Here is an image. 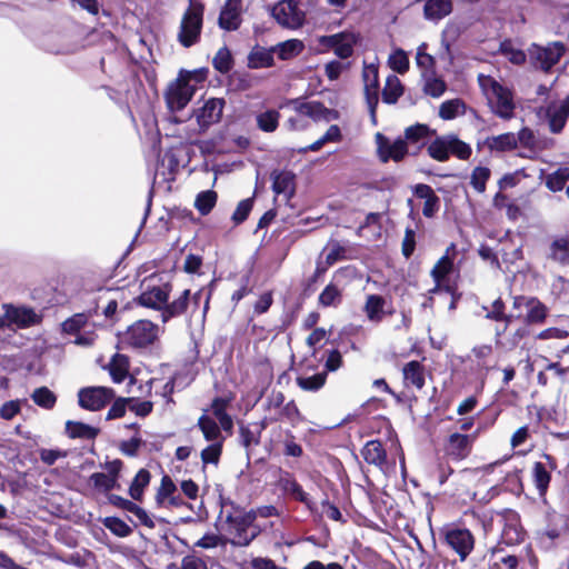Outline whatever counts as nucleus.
Here are the masks:
<instances>
[{
  "label": "nucleus",
  "mask_w": 569,
  "mask_h": 569,
  "mask_svg": "<svg viewBox=\"0 0 569 569\" xmlns=\"http://www.w3.org/2000/svg\"><path fill=\"white\" fill-rule=\"evenodd\" d=\"M223 440L224 438H221L202 449L200 457L203 465H218L222 455Z\"/></svg>",
  "instance_id": "60"
},
{
  "label": "nucleus",
  "mask_w": 569,
  "mask_h": 569,
  "mask_svg": "<svg viewBox=\"0 0 569 569\" xmlns=\"http://www.w3.org/2000/svg\"><path fill=\"white\" fill-rule=\"evenodd\" d=\"M377 153L378 158L382 163L389 161L401 162L405 158L410 154L406 140L401 137L391 141L385 134L378 132L376 134Z\"/></svg>",
  "instance_id": "12"
},
{
  "label": "nucleus",
  "mask_w": 569,
  "mask_h": 569,
  "mask_svg": "<svg viewBox=\"0 0 569 569\" xmlns=\"http://www.w3.org/2000/svg\"><path fill=\"white\" fill-rule=\"evenodd\" d=\"M241 22V0H227L220 10L218 26L226 31H236Z\"/></svg>",
  "instance_id": "25"
},
{
  "label": "nucleus",
  "mask_w": 569,
  "mask_h": 569,
  "mask_svg": "<svg viewBox=\"0 0 569 569\" xmlns=\"http://www.w3.org/2000/svg\"><path fill=\"white\" fill-rule=\"evenodd\" d=\"M547 463L536 461L531 469V480L540 499L546 501V497L551 482V471L557 469V459L549 455H543Z\"/></svg>",
  "instance_id": "16"
},
{
  "label": "nucleus",
  "mask_w": 569,
  "mask_h": 569,
  "mask_svg": "<svg viewBox=\"0 0 569 569\" xmlns=\"http://www.w3.org/2000/svg\"><path fill=\"white\" fill-rule=\"evenodd\" d=\"M545 117L548 122L549 131L553 134H560L569 119V93L558 107L549 104L546 108Z\"/></svg>",
  "instance_id": "23"
},
{
  "label": "nucleus",
  "mask_w": 569,
  "mask_h": 569,
  "mask_svg": "<svg viewBox=\"0 0 569 569\" xmlns=\"http://www.w3.org/2000/svg\"><path fill=\"white\" fill-rule=\"evenodd\" d=\"M427 154L437 162H447L451 157L468 161L472 154L469 143L461 140L457 133L437 134L427 144Z\"/></svg>",
  "instance_id": "1"
},
{
  "label": "nucleus",
  "mask_w": 569,
  "mask_h": 569,
  "mask_svg": "<svg viewBox=\"0 0 569 569\" xmlns=\"http://www.w3.org/2000/svg\"><path fill=\"white\" fill-rule=\"evenodd\" d=\"M526 531L521 525L519 516L513 511H508L503 515V526L500 539L497 545L500 547H512L521 543L525 540Z\"/></svg>",
  "instance_id": "18"
},
{
  "label": "nucleus",
  "mask_w": 569,
  "mask_h": 569,
  "mask_svg": "<svg viewBox=\"0 0 569 569\" xmlns=\"http://www.w3.org/2000/svg\"><path fill=\"white\" fill-rule=\"evenodd\" d=\"M226 101L222 98H210L197 112V121L201 129H208L210 126L219 122Z\"/></svg>",
  "instance_id": "24"
},
{
  "label": "nucleus",
  "mask_w": 569,
  "mask_h": 569,
  "mask_svg": "<svg viewBox=\"0 0 569 569\" xmlns=\"http://www.w3.org/2000/svg\"><path fill=\"white\" fill-rule=\"evenodd\" d=\"M188 74L189 73H178V77L171 81L164 90L163 97L170 112L183 110L196 92L193 86L186 83Z\"/></svg>",
  "instance_id": "7"
},
{
  "label": "nucleus",
  "mask_w": 569,
  "mask_h": 569,
  "mask_svg": "<svg viewBox=\"0 0 569 569\" xmlns=\"http://www.w3.org/2000/svg\"><path fill=\"white\" fill-rule=\"evenodd\" d=\"M413 194L419 199H425L422 214L426 218H432L439 211L440 198L429 184H416L413 188Z\"/></svg>",
  "instance_id": "31"
},
{
  "label": "nucleus",
  "mask_w": 569,
  "mask_h": 569,
  "mask_svg": "<svg viewBox=\"0 0 569 569\" xmlns=\"http://www.w3.org/2000/svg\"><path fill=\"white\" fill-rule=\"evenodd\" d=\"M478 432L461 433L455 431L449 433L443 441L445 457L453 462H459L467 459L472 450L477 440Z\"/></svg>",
  "instance_id": "9"
},
{
  "label": "nucleus",
  "mask_w": 569,
  "mask_h": 569,
  "mask_svg": "<svg viewBox=\"0 0 569 569\" xmlns=\"http://www.w3.org/2000/svg\"><path fill=\"white\" fill-rule=\"evenodd\" d=\"M118 293L119 292L117 290L109 288L99 289L97 297L94 298L96 306L92 310H89V316H98L99 310H101L106 318L112 319L118 309V299L116 297Z\"/></svg>",
  "instance_id": "26"
},
{
  "label": "nucleus",
  "mask_w": 569,
  "mask_h": 569,
  "mask_svg": "<svg viewBox=\"0 0 569 569\" xmlns=\"http://www.w3.org/2000/svg\"><path fill=\"white\" fill-rule=\"evenodd\" d=\"M469 370L478 377L486 379L492 371L499 369V357L490 343H480L471 348L470 352L461 358Z\"/></svg>",
  "instance_id": "3"
},
{
  "label": "nucleus",
  "mask_w": 569,
  "mask_h": 569,
  "mask_svg": "<svg viewBox=\"0 0 569 569\" xmlns=\"http://www.w3.org/2000/svg\"><path fill=\"white\" fill-rule=\"evenodd\" d=\"M101 522L104 528L119 538L129 537L133 532L132 528L118 517H106Z\"/></svg>",
  "instance_id": "57"
},
{
  "label": "nucleus",
  "mask_w": 569,
  "mask_h": 569,
  "mask_svg": "<svg viewBox=\"0 0 569 569\" xmlns=\"http://www.w3.org/2000/svg\"><path fill=\"white\" fill-rule=\"evenodd\" d=\"M274 48V53L278 54L280 60H289L297 57L303 50V43L298 39H290L278 43Z\"/></svg>",
  "instance_id": "52"
},
{
  "label": "nucleus",
  "mask_w": 569,
  "mask_h": 569,
  "mask_svg": "<svg viewBox=\"0 0 569 569\" xmlns=\"http://www.w3.org/2000/svg\"><path fill=\"white\" fill-rule=\"evenodd\" d=\"M491 177V170L488 167L477 166L472 169L470 176V186L478 192L483 193L487 182Z\"/></svg>",
  "instance_id": "59"
},
{
  "label": "nucleus",
  "mask_w": 569,
  "mask_h": 569,
  "mask_svg": "<svg viewBox=\"0 0 569 569\" xmlns=\"http://www.w3.org/2000/svg\"><path fill=\"white\" fill-rule=\"evenodd\" d=\"M361 456L369 465H373L379 468L387 465V451L383 443L378 439L367 441L361 449Z\"/></svg>",
  "instance_id": "33"
},
{
  "label": "nucleus",
  "mask_w": 569,
  "mask_h": 569,
  "mask_svg": "<svg viewBox=\"0 0 569 569\" xmlns=\"http://www.w3.org/2000/svg\"><path fill=\"white\" fill-rule=\"evenodd\" d=\"M107 473L93 472L89 477V482L92 483L93 488L98 491L110 492L113 489H119V478L123 468V462L120 459H114L104 463Z\"/></svg>",
  "instance_id": "15"
},
{
  "label": "nucleus",
  "mask_w": 569,
  "mask_h": 569,
  "mask_svg": "<svg viewBox=\"0 0 569 569\" xmlns=\"http://www.w3.org/2000/svg\"><path fill=\"white\" fill-rule=\"evenodd\" d=\"M234 539L231 541L234 546L246 547L259 535V530L253 528L256 516L252 511L241 512L239 515H228L226 518Z\"/></svg>",
  "instance_id": "8"
},
{
  "label": "nucleus",
  "mask_w": 569,
  "mask_h": 569,
  "mask_svg": "<svg viewBox=\"0 0 569 569\" xmlns=\"http://www.w3.org/2000/svg\"><path fill=\"white\" fill-rule=\"evenodd\" d=\"M87 322L88 315L83 312L76 313L61 323V329L62 332L64 333L76 335L80 332V330L87 325Z\"/></svg>",
  "instance_id": "63"
},
{
  "label": "nucleus",
  "mask_w": 569,
  "mask_h": 569,
  "mask_svg": "<svg viewBox=\"0 0 569 569\" xmlns=\"http://www.w3.org/2000/svg\"><path fill=\"white\" fill-rule=\"evenodd\" d=\"M457 254L456 243H450L446 249L445 254L436 262L430 271V276L436 283H440L441 280H446L448 276L453 271V259Z\"/></svg>",
  "instance_id": "30"
},
{
  "label": "nucleus",
  "mask_w": 569,
  "mask_h": 569,
  "mask_svg": "<svg viewBox=\"0 0 569 569\" xmlns=\"http://www.w3.org/2000/svg\"><path fill=\"white\" fill-rule=\"evenodd\" d=\"M385 307L387 299L381 295L371 293L366 297L362 311L370 322L380 323L385 319Z\"/></svg>",
  "instance_id": "32"
},
{
  "label": "nucleus",
  "mask_w": 569,
  "mask_h": 569,
  "mask_svg": "<svg viewBox=\"0 0 569 569\" xmlns=\"http://www.w3.org/2000/svg\"><path fill=\"white\" fill-rule=\"evenodd\" d=\"M218 193L214 190H204L197 194L194 199V208L201 216L209 214L216 207Z\"/></svg>",
  "instance_id": "53"
},
{
  "label": "nucleus",
  "mask_w": 569,
  "mask_h": 569,
  "mask_svg": "<svg viewBox=\"0 0 569 569\" xmlns=\"http://www.w3.org/2000/svg\"><path fill=\"white\" fill-rule=\"evenodd\" d=\"M280 117V112L274 109L260 112L256 117L257 127L263 132H274L279 127Z\"/></svg>",
  "instance_id": "51"
},
{
  "label": "nucleus",
  "mask_w": 569,
  "mask_h": 569,
  "mask_svg": "<svg viewBox=\"0 0 569 569\" xmlns=\"http://www.w3.org/2000/svg\"><path fill=\"white\" fill-rule=\"evenodd\" d=\"M66 433L71 439L93 440L100 433V429L81 421L68 420L66 422Z\"/></svg>",
  "instance_id": "40"
},
{
  "label": "nucleus",
  "mask_w": 569,
  "mask_h": 569,
  "mask_svg": "<svg viewBox=\"0 0 569 569\" xmlns=\"http://www.w3.org/2000/svg\"><path fill=\"white\" fill-rule=\"evenodd\" d=\"M296 107V111L302 116L309 117L315 121L319 120H330L338 118V112L336 110L327 108L320 101H307L299 102L298 100L292 101Z\"/></svg>",
  "instance_id": "28"
},
{
  "label": "nucleus",
  "mask_w": 569,
  "mask_h": 569,
  "mask_svg": "<svg viewBox=\"0 0 569 569\" xmlns=\"http://www.w3.org/2000/svg\"><path fill=\"white\" fill-rule=\"evenodd\" d=\"M423 16L427 20L438 21L452 12L451 0H423Z\"/></svg>",
  "instance_id": "38"
},
{
  "label": "nucleus",
  "mask_w": 569,
  "mask_h": 569,
  "mask_svg": "<svg viewBox=\"0 0 569 569\" xmlns=\"http://www.w3.org/2000/svg\"><path fill=\"white\" fill-rule=\"evenodd\" d=\"M327 380V372H318L310 377H299L297 378V385L306 391H318L321 389Z\"/></svg>",
  "instance_id": "61"
},
{
  "label": "nucleus",
  "mask_w": 569,
  "mask_h": 569,
  "mask_svg": "<svg viewBox=\"0 0 569 569\" xmlns=\"http://www.w3.org/2000/svg\"><path fill=\"white\" fill-rule=\"evenodd\" d=\"M486 146L491 151L507 152L517 149L516 133L506 132L499 136L488 137L486 139Z\"/></svg>",
  "instance_id": "41"
},
{
  "label": "nucleus",
  "mask_w": 569,
  "mask_h": 569,
  "mask_svg": "<svg viewBox=\"0 0 569 569\" xmlns=\"http://www.w3.org/2000/svg\"><path fill=\"white\" fill-rule=\"evenodd\" d=\"M403 90L400 79L395 74H390L382 89V101L387 104H395L403 94Z\"/></svg>",
  "instance_id": "45"
},
{
  "label": "nucleus",
  "mask_w": 569,
  "mask_h": 569,
  "mask_svg": "<svg viewBox=\"0 0 569 569\" xmlns=\"http://www.w3.org/2000/svg\"><path fill=\"white\" fill-rule=\"evenodd\" d=\"M2 309L6 311V319L9 320L12 328L27 329L40 325L43 320V316L32 307L3 303Z\"/></svg>",
  "instance_id": "13"
},
{
  "label": "nucleus",
  "mask_w": 569,
  "mask_h": 569,
  "mask_svg": "<svg viewBox=\"0 0 569 569\" xmlns=\"http://www.w3.org/2000/svg\"><path fill=\"white\" fill-rule=\"evenodd\" d=\"M283 419L288 420L292 427H297L303 420V417L298 406L296 405L295 400H290L289 402L283 405L278 415L274 417H270L269 421L278 422Z\"/></svg>",
  "instance_id": "47"
},
{
  "label": "nucleus",
  "mask_w": 569,
  "mask_h": 569,
  "mask_svg": "<svg viewBox=\"0 0 569 569\" xmlns=\"http://www.w3.org/2000/svg\"><path fill=\"white\" fill-rule=\"evenodd\" d=\"M506 309V302L502 300L501 297L495 299L489 307L482 306V310L486 312L485 318L487 320L503 323V327L501 329L499 327H496V339H500L506 333L508 327L512 322V315L507 313Z\"/></svg>",
  "instance_id": "22"
},
{
  "label": "nucleus",
  "mask_w": 569,
  "mask_h": 569,
  "mask_svg": "<svg viewBox=\"0 0 569 569\" xmlns=\"http://www.w3.org/2000/svg\"><path fill=\"white\" fill-rule=\"evenodd\" d=\"M466 103L461 99H451L443 101L439 107V117L443 120H452L459 114H463Z\"/></svg>",
  "instance_id": "54"
},
{
  "label": "nucleus",
  "mask_w": 569,
  "mask_h": 569,
  "mask_svg": "<svg viewBox=\"0 0 569 569\" xmlns=\"http://www.w3.org/2000/svg\"><path fill=\"white\" fill-rule=\"evenodd\" d=\"M343 299L342 290L333 282H329L318 297V305L323 308L338 307Z\"/></svg>",
  "instance_id": "43"
},
{
  "label": "nucleus",
  "mask_w": 569,
  "mask_h": 569,
  "mask_svg": "<svg viewBox=\"0 0 569 569\" xmlns=\"http://www.w3.org/2000/svg\"><path fill=\"white\" fill-rule=\"evenodd\" d=\"M389 66L397 73L405 74L409 70V58L402 49H397L389 57Z\"/></svg>",
  "instance_id": "64"
},
{
  "label": "nucleus",
  "mask_w": 569,
  "mask_h": 569,
  "mask_svg": "<svg viewBox=\"0 0 569 569\" xmlns=\"http://www.w3.org/2000/svg\"><path fill=\"white\" fill-rule=\"evenodd\" d=\"M548 316V309L537 298H530L527 307L526 322L529 325L542 323Z\"/></svg>",
  "instance_id": "49"
},
{
  "label": "nucleus",
  "mask_w": 569,
  "mask_h": 569,
  "mask_svg": "<svg viewBox=\"0 0 569 569\" xmlns=\"http://www.w3.org/2000/svg\"><path fill=\"white\" fill-rule=\"evenodd\" d=\"M489 561V569H517L519 566V558L516 555L507 553L500 545L490 549Z\"/></svg>",
  "instance_id": "35"
},
{
  "label": "nucleus",
  "mask_w": 569,
  "mask_h": 569,
  "mask_svg": "<svg viewBox=\"0 0 569 569\" xmlns=\"http://www.w3.org/2000/svg\"><path fill=\"white\" fill-rule=\"evenodd\" d=\"M171 290L172 284L170 282L163 283L162 286L149 287L140 293L137 301L142 307L161 312L164 302L169 300Z\"/></svg>",
  "instance_id": "21"
},
{
  "label": "nucleus",
  "mask_w": 569,
  "mask_h": 569,
  "mask_svg": "<svg viewBox=\"0 0 569 569\" xmlns=\"http://www.w3.org/2000/svg\"><path fill=\"white\" fill-rule=\"evenodd\" d=\"M547 258L560 266H569V234L557 237L551 241Z\"/></svg>",
  "instance_id": "36"
},
{
  "label": "nucleus",
  "mask_w": 569,
  "mask_h": 569,
  "mask_svg": "<svg viewBox=\"0 0 569 569\" xmlns=\"http://www.w3.org/2000/svg\"><path fill=\"white\" fill-rule=\"evenodd\" d=\"M278 487L281 489L283 493L289 496L291 499L305 505L308 510L315 511V502L312 501L310 496L303 490L302 486L298 482L293 473L280 470Z\"/></svg>",
  "instance_id": "17"
},
{
  "label": "nucleus",
  "mask_w": 569,
  "mask_h": 569,
  "mask_svg": "<svg viewBox=\"0 0 569 569\" xmlns=\"http://www.w3.org/2000/svg\"><path fill=\"white\" fill-rule=\"evenodd\" d=\"M321 43L332 49L340 59H348L353 54V47L357 43V37L349 32H338L331 36H323Z\"/></svg>",
  "instance_id": "20"
},
{
  "label": "nucleus",
  "mask_w": 569,
  "mask_h": 569,
  "mask_svg": "<svg viewBox=\"0 0 569 569\" xmlns=\"http://www.w3.org/2000/svg\"><path fill=\"white\" fill-rule=\"evenodd\" d=\"M233 64L234 60L227 46L221 47L212 59L213 68L222 74H226L229 71H231Z\"/></svg>",
  "instance_id": "56"
},
{
  "label": "nucleus",
  "mask_w": 569,
  "mask_h": 569,
  "mask_svg": "<svg viewBox=\"0 0 569 569\" xmlns=\"http://www.w3.org/2000/svg\"><path fill=\"white\" fill-rule=\"evenodd\" d=\"M303 448L296 441L295 435L291 431H287L282 441V455L284 457L299 459L303 456Z\"/></svg>",
  "instance_id": "62"
},
{
  "label": "nucleus",
  "mask_w": 569,
  "mask_h": 569,
  "mask_svg": "<svg viewBox=\"0 0 569 569\" xmlns=\"http://www.w3.org/2000/svg\"><path fill=\"white\" fill-rule=\"evenodd\" d=\"M567 48L561 41H552L547 46L532 43L528 49L531 64L548 73L565 56Z\"/></svg>",
  "instance_id": "6"
},
{
  "label": "nucleus",
  "mask_w": 569,
  "mask_h": 569,
  "mask_svg": "<svg viewBox=\"0 0 569 569\" xmlns=\"http://www.w3.org/2000/svg\"><path fill=\"white\" fill-rule=\"evenodd\" d=\"M109 373L116 383H121L129 375V359L127 356L116 353L109 365Z\"/></svg>",
  "instance_id": "46"
},
{
  "label": "nucleus",
  "mask_w": 569,
  "mask_h": 569,
  "mask_svg": "<svg viewBox=\"0 0 569 569\" xmlns=\"http://www.w3.org/2000/svg\"><path fill=\"white\" fill-rule=\"evenodd\" d=\"M114 398V390L109 387H84L78 392L79 406L89 411H99Z\"/></svg>",
  "instance_id": "11"
},
{
  "label": "nucleus",
  "mask_w": 569,
  "mask_h": 569,
  "mask_svg": "<svg viewBox=\"0 0 569 569\" xmlns=\"http://www.w3.org/2000/svg\"><path fill=\"white\" fill-rule=\"evenodd\" d=\"M203 13L201 7L198 6L196 10H186L178 33V40L184 48H190L199 42L203 24Z\"/></svg>",
  "instance_id": "10"
},
{
  "label": "nucleus",
  "mask_w": 569,
  "mask_h": 569,
  "mask_svg": "<svg viewBox=\"0 0 569 569\" xmlns=\"http://www.w3.org/2000/svg\"><path fill=\"white\" fill-rule=\"evenodd\" d=\"M437 131L436 129H431L426 123H415L412 126H409L403 131L402 140H406L408 148L410 146L418 144L416 150L410 152L412 156H418L422 148L426 146L423 142L425 139L436 136Z\"/></svg>",
  "instance_id": "27"
},
{
  "label": "nucleus",
  "mask_w": 569,
  "mask_h": 569,
  "mask_svg": "<svg viewBox=\"0 0 569 569\" xmlns=\"http://www.w3.org/2000/svg\"><path fill=\"white\" fill-rule=\"evenodd\" d=\"M159 338V327L148 319H140L124 331L121 342L133 349H146Z\"/></svg>",
  "instance_id": "4"
},
{
  "label": "nucleus",
  "mask_w": 569,
  "mask_h": 569,
  "mask_svg": "<svg viewBox=\"0 0 569 569\" xmlns=\"http://www.w3.org/2000/svg\"><path fill=\"white\" fill-rule=\"evenodd\" d=\"M272 191L276 194L288 193L292 196L296 188V176L289 170H274L271 173Z\"/></svg>",
  "instance_id": "37"
},
{
  "label": "nucleus",
  "mask_w": 569,
  "mask_h": 569,
  "mask_svg": "<svg viewBox=\"0 0 569 569\" xmlns=\"http://www.w3.org/2000/svg\"><path fill=\"white\" fill-rule=\"evenodd\" d=\"M276 21L288 29H298L305 22V12L295 0H281L271 10Z\"/></svg>",
  "instance_id": "14"
},
{
  "label": "nucleus",
  "mask_w": 569,
  "mask_h": 569,
  "mask_svg": "<svg viewBox=\"0 0 569 569\" xmlns=\"http://www.w3.org/2000/svg\"><path fill=\"white\" fill-rule=\"evenodd\" d=\"M266 428V423L262 422L260 427L254 430L249 425L243 422L239 423V442L246 449H250L260 443L261 432Z\"/></svg>",
  "instance_id": "44"
},
{
  "label": "nucleus",
  "mask_w": 569,
  "mask_h": 569,
  "mask_svg": "<svg viewBox=\"0 0 569 569\" xmlns=\"http://www.w3.org/2000/svg\"><path fill=\"white\" fill-rule=\"evenodd\" d=\"M274 48L266 49L260 46L252 48L248 56V67L250 69L271 68L274 66Z\"/></svg>",
  "instance_id": "39"
},
{
  "label": "nucleus",
  "mask_w": 569,
  "mask_h": 569,
  "mask_svg": "<svg viewBox=\"0 0 569 569\" xmlns=\"http://www.w3.org/2000/svg\"><path fill=\"white\" fill-rule=\"evenodd\" d=\"M569 181V167H559L556 171L549 173L546 177L545 183L548 190L551 192H559L563 190L567 182Z\"/></svg>",
  "instance_id": "48"
},
{
  "label": "nucleus",
  "mask_w": 569,
  "mask_h": 569,
  "mask_svg": "<svg viewBox=\"0 0 569 569\" xmlns=\"http://www.w3.org/2000/svg\"><path fill=\"white\" fill-rule=\"evenodd\" d=\"M365 96L372 121L376 122L377 107L379 103V72L376 66H367L363 69Z\"/></svg>",
  "instance_id": "19"
},
{
  "label": "nucleus",
  "mask_w": 569,
  "mask_h": 569,
  "mask_svg": "<svg viewBox=\"0 0 569 569\" xmlns=\"http://www.w3.org/2000/svg\"><path fill=\"white\" fill-rule=\"evenodd\" d=\"M197 426L207 441L216 442L223 438L219 425L207 415L199 417Z\"/></svg>",
  "instance_id": "50"
},
{
  "label": "nucleus",
  "mask_w": 569,
  "mask_h": 569,
  "mask_svg": "<svg viewBox=\"0 0 569 569\" xmlns=\"http://www.w3.org/2000/svg\"><path fill=\"white\" fill-rule=\"evenodd\" d=\"M480 84L487 94L491 111L501 119H511L516 109L512 91L490 76L480 78Z\"/></svg>",
  "instance_id": "2"
},
{
  "label": "nucleus",
  "mask_w": 569,
  "mask_h": 569,
  "mask_svg": "<svg viewBox=\"0 0 569 569\" xmlns=\"http://www.w3.org/2000/svg\"><path fill=\"white\" fill-rule=\"evenodd\" d=\"M177 486L169 475H163L160 481V486L156 492V503L158 507L166 506V501L169 497L177 492Z\"/></svg>",
  "instance_id": "58"
},
{
  "label": "nucleus",
  "mask_w": 569,
  "mask_h": 569,
  "mask_svg": "<svg viewBox=\"0 0 569 569\" xmlns=\"http://www.w3.org/2000/svg\"><path fill=\"white\" fill-rule=\"evenodd\" d=\"M190 298V289H184L178 298L173 299L171 302H164L160 313L161 321L166 323L173 318L183 316L188 311Z\"/></svg>",
  "instance_id": "29"
},
{
  "label": "nucleus",
  "mask_w": 569,
  "mask_h": 569,
  "mask_svg": "<svg viewBox=\"0 0 569 569\" xmlns=\"http://www.w3.org/2000/svg\"><path fill=\"white\" fill-rule=\"evenodd\" d=\"M440 536L442 543L452 550L461 562L466 561L475 549L476 538L467 528L447 526L440 531Z\"/></svg>",
  "instance_id": "5"
},
{
  "label": "nucleus",
  "mask_w": 569,
  "mask_h": 569,
  "mask_svg": "<svg viewBox=\"0 0 569 569\" xmlns=\"http://www.w3.org/2000/svg\"><path fill=\"white\" fill-rule=\"evenodd\" d=\"M32 401L42 409L51 410L57 403V396L48 387H39L31 393Z\"/></svg>",
  "instance_id": "55"
},
{
  "label": "nucleus",
  "mask_w": 569,
  "mask_h": 569,
  "mask_svg": "<svg viewBox=\"0 0 569 569\" xmlns=\"http://www.w3.org/2000/svg\"><path fill=\"white\" fill-rule=\"evenodd\" d=\"M402 376L405 385L412 386L421 390L426 383L425 366L418 360L407 362L402 368Z\"/></svg>",
  "instance_id": "34"
},
{
  "label": "nucleus",
  "mask_w": 569,
  "mask_h": 569,
  "mask_svg": "<svg viewBox=\"0 0 569 569\" xmlns=\"http://www.w3.org/2000/svg\"><path fill=\"white\" fill-rule=\"evenodd\" d=\"M151 480V473L148 469L141 468L132 479L129 486V496L134 501H142L144 489L149 486Z\"/></svg>",
  "instance_id": "42"
}]
</instances>
